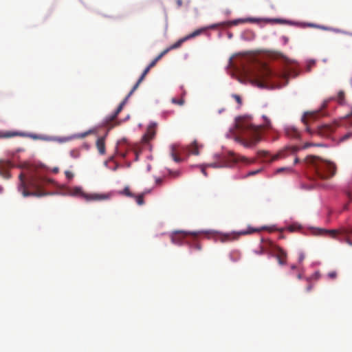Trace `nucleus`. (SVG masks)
Instances as JSON below:
<instances>
[{
    "label": "nucleus",
    "instance_id": "nucleus-1",
    "mask_svg": "<svg viewBox=\"0 0 352 352\" xmlns=\"http://www.w3.org/2000/svg\"><path fill=\"white\" fill-rule=\"evenodd\" d=\"M298 75V72L294 68H289L283 72H276L267 65H261L260 68L254 72L250 78L252 84L261 87H270L283 84L280 80H285L287 83L288 78H295Z\"/></svg>",
    "mask_w": 352,
    "mask_h": 352
},
{
    "label": "nucleus",
    "instance_id": "nucleus-2",
    "mask_svg": "<svg viewBox=\"0 0 352 352\" xmlns=\"http://www.w3.org/2000/svg\"><path fill=\"white\" fill-rule=\"evenodd\" d=\"M263 118L265 121L263 125H254L248 119H241L237 121L236 126L244 133V137L239 138V142L245 147H252L258 144L261 140L262 129L272 128L270 119L265 116Z\"/></svg>",
    "mask_w": 352,
    "mask_h": 352
},
{
    "label": "nucleus",
    "instance_id": "nucleus-3",
    "mask_svg": "<svg viewBox=\"0 0 352 352\" xmlns=\"http://www.w3.org/2000/svg\"><path fill=\"white\" fill-rule=\"evenodd\" d=\"M305 162L307 167L313 173V179H329L333 177L337 170L335 163L324 160L319 157L310 155L305 160Z\"/></svg>",
    "mask_w": 352,
    "mask_h": 352
},
{
    "label": "nucleus",
    "instance_id": "nucleus-4",
    "mask_svg": "<svg viewBox=\"0 0 352 352\" xmlns=\"http://www.w3.org/2000/svg\"><path fill=\"white\" fill-rule=\"evenodd\" d=\"M20 184L19 185V190L21 192L23 197L34 196L42 197L47 195V192L43 190V188L51 184L52 180L41 176L32 177L28 182V188L34 190L29 191L27 189L24 175L23 173L19 175Z\"/></svg>",
    "mask_w": 352,
    "mask_h": 352
},
{
    "label": "nucleus",
    "instance_id": "nucleus-5",
    "mask_svg": "<svg viewBox=\"0 0 352 352\" xmlns=\"http://www.w3.org/2000/svg\"><path fill=\"white\" fill-rule=\"evenodd\" d=\"M70 194L72 196L78 197L86 201H100L109 199L111 195L110 193H88L83 190L81 187H74L70 189Z\"/></svg>",
    "mask_w": 352,
    "mask_h": 352
},
{
    "label": "nucleus",
    "instance_id": "nucleus-6",
    "mask_svg": "<svg viewBox=\"0 0 352 352\" xmlns=\"http://www.w3.org/2000/svg\"><path fill=\"white\" fill-rule=\"evenodd\" d=\"M230 161L227 160H223V161L220 162H214L206 164L201 167V173L206 176H208V173L206 171V167H212V168H222V167H228L232 166V164H235L236 162L241 161L245 163H252L253 161L248 159L247 157L244 156H238L235 155L234 153H230Z\"/></svg>",
    "mask_w": 352,
    "mask_h": 352
},
{
    "label": "nucleus",
    "instance_id": "nucleus-7",
    "mask_svg": "<svg viewBox=\"0 0 352 352\" xmlns=\"http://www.w3.org/2000/svg\"><path fill=\"white\" fill-rule=\"evenodd\" d=\"M150 69H151V68L148 66H147L145 68V69L142 72V75L140 76V77L138 79V80L137 81V82L134 85V86L132 88V89L129 93V94L126 96L124 100L119 104V106L118 107V108H117L116 111L114 112V113L112 114L111 116H109L108 118H107V122H112L114 119H116V118L119 114V113L122 110L123 107L124 106V104L126 102V101L129 99V98L138 88L140 84L143 81V80L144 79L145 76L149 72Z\"/></svg>",
    "mask_w": 352,
    "mask_h": 352
},
{
    "label": "nucleus",
    "instance_id": "nucleus-8",
    "mask_svg": "<svg viewBox=\"0 0 352 352\" xmlns=\"http://www.w3.org/2000/svg\"><path fill=\"white\" fill-rule=\"evenodd\" d=\"M322 232L329 234L333 238H336V234H340L342 238L340 241H344L348 245L352 246V227H344L340 230H322Z\"/></svg>",
    "mask_w": 352,
    "mask_h": 352
},
{
    "label": "nucleus",
    "instance_id": "nucleus-9",
    "mask_svg": "<svg viewBox=\"0 0 352 352\" xmlns=\"http://www.w3.org/2000/svg\"><path fill=\"white\" fill-rule=\"evenodd\" d=\"M298 151L297 146H287L282 151H280L277 154L272 157V161H275L280 158H285L290 155H294Z\"/></svg>",
    "mask_w": 352,
    "mask_h": 352
},
{
    "label": "nucleus",
    "instance_id": "nucleus-10",
    "mask_svg": "<svg viewBox=\"0 0 352 352\" xmlns=\"http://www.w3.org/2000/svg\"><path fill=\"white\" fill-rule=\"evenodd\" d=\"M338 126L336 123L335 124H326L321 125L318 127L317 133L321 136H329L331 134Z\"/></svg>",
    "mask_w": 352,
    "mask_h": 352
},
{
    "label": "nucleus",
    "instance_id": "nucleus-11",
    "mask_svg": "<svg viewBox=\"0 0 352 352\" xmlns=\"http://www.w3.org/2000/svg\"><path fill=\"white\" fill-rule=\"evenodd\" d=\"M12 167V163L8 160H0V175L4 179H10L9 170Z\"/></svg>",
    "mask_w": 352,
    "mask_h": 352
},
{
    "label": "nucleus",
    "instance_id": "nucleus-12",
    "mask_svg": "<svg viewBox=\"0 0 352 352\" xmlns=\"http://www.w3.org/2000/svg\"><path fill=\"white\" fill-rule=\"evenodd\" d=\"M189 235H192L193 236H196V233H190L186 232L184 231H177L175 232L171 236V241L173 243L179 244L182 243V239L186 238Z\"/></svg>",
    "mask_w": 352,
    "mask_h": 352
},
{
    "label": "nucleus",
    "instance_id": "nucleus-13",
    "mask_svg": "<svg viewBox=\"0 0 352 352\" xmlns=\"http://www.w3.org/2000/svg\"><path fill=\"white\" fill-rule=\"evenodd\" d=\"M155 133H156V124L152 123L148 126L146 132L142 138L143 142L145 143L148 142L151 140H152L155 137Z\"/></svg>",
    "mask_w": 352,
    "mask_h": 352
},
{
    "label": "nucleus",
    "instance_id": "nucleus-14",
    "mask_svg": "<svg viewBox=\"0 0 352 352\" xmlns=\"http://www.w3.org/2000/svg\"><path fill=\"white\" fill-rule=\"evenodd\" d=\"M285 135L292 139H298L300 137L299 131L294 126H287L285 129Z\"/></svg>",
    "mask_w": 352,
    "mask_h": 352
},
{
    "label": "nucleus",
    "instance_id": "nucleus-15",
    "mask_svg": "<svg viewBox=\"0 0 352 352\" xmlns=\"http://www.w3.org/2000/svg\"><path fill=\"white\" fill-rule=\"evenodd\" d=\"M319 112H307L302 117V122L307 125L309 122L314 121L319 116Z\"/></svg>",
    "mask_w": 352,
    "mask_h": 352
},
{
    "label": "nucleus",
    "instance_id": "nucleus-16",
    "mask_svg": "<svg viewBox=\"0 0 352 352\" xmlns=\"http://www.w3.org/2000/svg\"><path fill=\"white\" fill-rule=\"evenodd\" d=\"M107 135V133L102 137L98 138L96 143L97 149L100 155L105 154V138Z\"/></svg>",
    "mask_w": 352,
    "mask_h": 352
},
{
    "label": "nucleus",
    "instance_id": "nucleus-17",
    "mask_svg": "<svg viewBox=\"0 0 352 352\" xmlns=\"http://www.w3.org/2000/svg\"><path fill=\"white\" fill-rule=\"evenodd\" d=\"M286 252L283 250L279 248L278 250L277 258L280 265H285L286 263Z\"/></svg>",
    "mask_w": 352,
    "mask_h": 352
},
{
    "label": "nucleus",
    "instance_id": "nucleus-18",
    "mask_svg": "<svg viewBox=\"0 0 352 352\" xmlns=\"http://www.w3.org/2000/svg\"><path fill=\"white\" fill-rule=\"evenodd\" d=\"M170 155L173 160L176 162H180L182 161L181 157L177 155V146L172 145L170 147Z\"/></svg>",
    "mask_w": 352,
    "mask_h": 352
},
{
    "label": "nucleus",
    "instance_id": "nucleus-19",
    "mask_svg": "<svg viewBox=\"0 0 352 352\" xmlns=\"http://www.w3.org/2000/svg\"><path fill=\"white\" fill-rule=\"evenodd\" d=\"M199 145L197 141H194L192 144H190L188 147V151L190 154L198 155L199 154Z\"/></svg>",
    "mask_w": 352,
    "mask_h": 352
},
{
    "label": "nucleus",
    "instance_id": "nucleus-20",
    "mask_svg": "<svg viewBox=\"0 0 352 352\" xmlns=\"http://www.w3.org/2000/svg\"><path fill=\"white\" fill-rule=\"evenodd\" d=\"M236 239H237V236L234 234H225L221 235L219 237V240L221 242L230 241H233Z\"/></svg>",
    "mask_w": 352,
    "mask_h": 352
},
{
    "label": "nucleus",
    "instance_id": "nucleus-21",
    "mask_svg": "<svg viewBox=\"0 0 352 352\" xmlns=\"http://www.w3.org/2000/svg\"><path fill=\"white\" fill-rule=\"evenodd\" d=\"M255 21H256V19H251V18L239 19H236V20L230 21L229 23L232 25H236L239 23H246V22H254Z\"/></svg>",
    "mask_w": 352,
    "mask_h": 352
},
{
    "label": "nucleus",
    "instance_id": "nucleus-22",
    "mask_svg": "<svg viewBox=\"0 0 352 352\" xmlns=\"http://www.w3.org/2000/svg\"><path fill=\"white\" fill-rule=\"evenodd\" d=\"M186 41V40L185 39V38H180L179 41H177L176 43H175L174 44L171 45L170 47H168V48L165 49L164 50H167V53L172 50H175V49H177V48H179L184 42Z\"/></svg>",
    "mask_w": 352,
    "mask_h": 352
},
{
    "label": "nucleus",
    "instance_id": "nucleus-23",
    "mask_svg": "<svg viewBox=\"0 0 352 352\" xmlns=\"http://www.w3.org/2000/svg\"><path fill=\"white\" fill-rule=\"evenodd\" d=\"M167 54V50L162 51L154 60H153L148 65L151 69L155 66L157 63Z\"/></svg>",
    "mask_w": 352,
    "mask_h": 352
},
{
    "label": "nucleus",
    "instance_id": "nucleus-24",
    "mask_svg": "<svg viewBox=\"0 0 352 352\" xmlns=\"http://www.w3.org/2000/svg\"><path fill=\"white\" fill-rule=\"evenodd\" d=\"M204 31V29H199V30H195L193 32L188 34L187 36H184L185 39L186 41L190 39V38H195L199 35H200L201 34V32H203Z\"/></svg>",
    "mask_w": 352,
    "mask_h": 352
},
{
    "label": "nucleus",
    "instance_id": "nucleus-25",
    "mask_svg": "<svg viewBox=\"0 0 352 352\" xmlns=\"http://www.w3.org/2000/svg\"><path fill=\"white\" fill-rule=\"evenodd\" d=\"M345 94L343 91H340L338 94L336 100L340 105L345 104V99H344Z\"/></svg>",
    "mask_w": 352,
    "mask_h": 352
},
{
    "label": "nucleus",
    "instance_id": "nucleus-26",
    "mask_svg": "<svg viewBox=\"0 0 352 352\" xmlns=\"http://www.w3.org/2000/svg\"><path fill=\"white\" fill-rule=\"evenodd\" d=\"M17 135H21V133H18V132H9V133H6L3 135H0V137L10 138V137H14V136H17Z\"/></svg>",
    "mask_w": 352,
    "mask_h": 352
},
{
    "label": "nucleus",
    "instance_id": "nucleus-27",
    "mask_svg": "<svg viewBox=\"0 0 352 352\" xmlns=\"http://www.w3.org/2000/svg\"><path fill=\"white\" fill-rule=\"evenodd\" d=\"M134 197L135 198L136 202L138 205L142 206L144 204V195L142 194L138 196H134Z\"/></svg>",
    "mask_w": 352,
    "mask_h": 352
},
{
    "label": "nucleus",
    "instance_id": "nucleus-28",
    "mask_svg": "<svg viewBox=\"0 0 352 352\" xmlns=\"http://www.w3.org/2000/svg\"><path fill=\"white\" fill-rule=\"evenodd\" d=\"M171 101L173 104H178L180 106H182L184 104V100L183 98L177 99V98H172Z\"/></svg>",
    "mask_w": 352,
    "mask_h": 352
},
{
    "label": "nucleus",
    "instance_id": "nucleus-29",
    "mask_svg": "<svg viewBox=\"0 0 352 352\" xmlns=\"http://www.w3.org/2000/svg\"><path fill=\"white\" fill-rule=\"evenodd\" d=\"M233 98L236 100V102L238 103L239 106L240 107L242 104V99L240 97V96L237 94H233L232 95Z\"/></svg>",
    "mask_w": 352,
    "mask_h": 352
},
{
    "label": "nucleus",
    "instance_id": "nucleus-30",
    "mask_svg": "<svg viewBox=\"0 0 352 352\" xmlns=\"http://www.w3.org/2000/svg\"><path fill=\"white\" fill-rule=\"evenodd\" d=\"M283 171H286L287 173H292V168H289V167L280 168L277 169L276 173H281V172H283Z\"/></svg>",
    "mask_w": 352,
    "mask_h": 352
},
{
    "label": "nucleus",
    "instance_id": "nucleus-31",
    "mask_svg": "<svg viewBox=\"0 0 352 352\" xmlns=\"http://www.w3.org/2000/svg\"><path fill=\"white\" fill-rule=\"evenodd\" d=\"M123 193L128 197H134V195L131 192L129 188L128 187H126L124 190Z\"/></svg>",
    "mask_w": 352,
    "mask_h": 352
},
{
    "label": "nucleus",
    "instance_id": "nucleus-32",
    "mask_svg": "<svg viewBox=\"0 0 352 352\" xmlns=\"http://www.w3.org/2000/svg\"><path fill=\"white\" fill-rule=\"evenodd\" d=\"M352 136V133H348L346 134H345L344 135H343L341 138H340V141L341 142H344L346 140H348L350 137Z\"/></svg>",
    "mask_w": 352,
    "mask_h": 352
},
{
    "label": "nucleus",
    "instance_id": "nucleus-33",
    "mask_svg": "<svg viewBox=\"0 0 352 352\" xmlns=\"http://www.w3.org/2000/svg\"><path fill=\"white\" fill-rule=\"evenodd\" d=\"M328 277L334 279L337 277V273L335 271H332L328 273Z\"/></svg>",
    "mask_w": 352,
    "mask_h": 352
},
{
    "label": "nucleus",
    "instance_id": "nucleus-34",
    "mask_svg": "<svg viewBox=\"0 0 352 352\" xmlns=\"http://www.w3.org/2000/svg\"><path fill=\"white\" fill-rule=\"evenodd\" d=\"M65 175L68 179H72L74 176L73 173L69 170L65 171Z\"/></svg>",
    "mask_w": 352,
    "mask_h": 352
},
{
    "label": "nucleus",
    "instance_id": "nucleus-35",
    "mask_svg": "<svg viewBox=\"0 0 352 352\" xmlns=\"http://www.w3.org/2000/svg\"><path fill=\"white\" fill-rule=\"evenodd\" d=\"M349 108L351 109V111L349 113H348L347 115H346L344 118H351L352 117V104H350L349 105Z\"/></svg>",
    "mask_w": 352,
    "mask_h": 352
},
{
    "label": "nucleus",
    "instance_id": "nucleus-36",
    "mask_svg": "<svg viewBox=\"0 0 352 352\" xmlns=\"http://www.w3.org/2000/svg\"><path fill=\"white\" fill-rule=\"evenodd\" d=\"M264 252H265L264 248L263 247H261L259 250H256L255 251V253L257 254H263Z\"/></svg>",
    "mask_w": 352,
    "mask_h": 352
},
{
    "label": "nucleus",
    "instance_id": "nucleus-37",
    "mask_svg": "<svg viewBox=\"0 0 352 352\" xmlns=\"http://www.w3.org/2000/svg\"><path fill=\"white\" fill-rule=\"evenodd\" d=\"M305 258V255L302 252L299 253L298 260L299 262H302Z\"/></svg>",
    "mask_w": 352,
    "mask_h": 352
},
{
    "label": "nucleus",
    "instance_id": "nucleus-38",
    "mask_svg": "<svg viewBox=\"0 0 352 352\" xmlns=\"http://www.w3.org/2000/svg\"><path fill=\"white\" fill-rule=\"evenodd\" d=\"M315 64V62L314 61H311L310 63H309L308 65H307V71L309 72L311 70V67L314 65Z\"/></svg>",
    "mask_w": 352,
    "mask_h": 352
},
{
    "label": "nucleus",
    "instance_id": "nucleus-39",
    "mask_svg": "<svg viewBox=\"0 0 352 352\" xmlns=\"http://www.w3.org/2000/svg\"><path fill=\"white\" fill-rule=\"evenodd\" d=\"M176 3L178 8H180L182 6V0H176Z\"/></svg>",
    "mask_w": 352,
    "mask_h": 352
},
{
    "label": "nucleus",
    "instance_id": "nucleus-40",
    "mask_svg": "<svg viewBox=\"0 0 352 352\" xmlns=\"http://www.w3.org/2000/svg\"><path fill=\"white\" fill-rule=\"evenodd\" d=\"M260 172V170H257L256 171H251L250 173H248V175H254L255 174H256L257 173Z\"/></svg>",
    "mask_w": 352,
    "mask_h": 352
},
{
    "label": "nucleus",
    "instance_id": "nucleus-41",
    "mask_svg": "<svg viewBox=\"0 0 352 352\" xmlns=\"http://www.w3.org/2000/svg\"><path fill=\"white\" fill-rule=\"evenodd\" d=\"M314 144H311V143H306L304 146H303V148H307L311 146H314Z\"/></svg>",
    "mask_w": 352,
    "mask_h": 352
},
{
    "label": "nucleus",
    "instance_id": "nucleus-42",
    "mask_svg": "<svg viewBox=\"0 0 352 352\" xmlns=\"http://www.w3.org/2000/svg\"><path fill=\"white\" fill-rule=\"evenodd\" d=\"M312 289V285H309L307 287V292H310Z\"/></svg>",
    "mask_w": 352,
    "mask_h": 352
},
{
    "label": "nucleus",
    "instance_id": "nucleus-43",
    "mask_svg": "<svg viewBox=\"0 0 352 352\" xmlns=\"http://www.w3.org/2000/svg\"><path fill=\"white\" fill-rule=\"evenodd\" d=\"M91 131H87V132H86V133H83V134L82 135V138L85 137V136H86V135H87L88 134L91 133Z\"/></svg>",
    "mask_w": 352,
    "mask_h": 352
},
{
    "label": "nucleus",
    "instance_id": "nucleus-44",
    "mask_svg": "<svg viewBox=\"0 0 352 352\" xmlns=\"http://www.w3.org/2000/svg\"><path fill=\"white\" fill-rule=\"evenodd\" d=\"M306 130L310 134H313L314 133V132L309 127H307Z\"/></svg>",
    "mask_w": 352,
    "mask_h": 352
},
{
    "label": "nucleus",
    "instance_id": "nucleus-45",
    "mask_svg": "<svg viewBox=\"0 0 352 352\" xmlns=\"http://www.w3.org/2000/svg\"><path fill=\"white\" fill-rule=\"evenodd\" d=\"M250 233V232H247V231H243V232H240V234H249Z\"/></svg>",
    "mask_w": 352,
    "mask_h": 352
},
{
    "label": "nucleus",
    "instance_id": "nucleus-46",
    "mask_svg": "<svg viewBox=\"0 0 352 352\" xmlns=\"http://www.w3.org/2000/svg\"><path fill=\"white\" fill-rule=\"evenodd\" d=\"M195 248H196L197 250H201V245H200L199 244H198V243H197V244L195 245Z\"/></svg>",
    "mask_w": 352,
    "mask_h": 352
},
{
    "label": "nucleus",
    "instance_id": "nucleus-47",
    "mask_svg": "<svg viewBox=\"0 0 352 352\" xmlns=\"http://www.w3.org/2000/svg\"><path fill=\"white\" fill-rule=\"evenodd\" d=\"M259 154H263V156L265 157V155H267V153L265 152V151H261V152L259 153Z\"/></svg>",
    "mask_w": 352,
    "mask_h": 352
},
{
    "label": "nucleus",
    "instance_id": "nucleus-48",
    "mask_svg": "<svg viewBox=\"0 0 352 352\" xmlns=\"http://www.w3.org/2000/svg\"><path fill=\"white\" fill-rule=\"evenodd\" d=\"M31 137H32L33 139H35V140H36V139H38V136H37L36 135H31Z\"/></svg>",
    "mask_w": 352,
    "mask_h": 352
},
{
    "label": "nucleus",
    "instance_id": "nucleus-49",
    "mask_svg": "<svg viewBox=\"0 0 352 352\" xmlns=\"http://www.w3.org/2000/svg\"><path fill=\"white\" fill-rule=\"evenodd\" d=\"M299 162V159L298 157H296L294 160V164H297Z\"/></svg>",
    "mask_w": 352,
    "mask_h": 352
},
{
    "label": "nucleus",
    "instance_id": "nucleus-50",
    "mask_svg": "<svg viewBox=\"0 0 352 352\" xmlns=\"http://www.w3.org/2000/svg\"><path fill=\"white\" fill-rule=\"evenodd\" d=\"M3 191V188L0 186V193H2Z\"/></svg>",
    "mask_w": 352,
    "mask_h": 352
},
{
    "label": "nucleus",
    "instance_id": "nucleus-51",
    "mask_svg": "<svg viewBox=\"0 0 352 352\" xmlns=\"http://www.w3.org/2000/svg\"><path fill=\"white\" fill-rule=\"evenodd\" d=\"M302 274H299L298 275V279H301V278H302Z\"/></svg>",
    "mask_w": 352,
    "mask_h": 352
},
{
    "label": "nucleus",
    "instance_id": "nucleus-52",
    "mask_svg": "<svg viewBox=\"0 0 352 352\" xmlns=\"http://www.w3.org/2000/svg\"><path fill=\"white\" fill-rule=\"evenodd\" d=\"M289 229V230H291V231H293V230H294V228H293V227H292V226H290Z\"/></svg>",
    "mask_w": 352,
    "mask_h": 352
},
{
    "label": "nucleus",
    "instance_id": "nucleus-53",
    "mask_svg": "<svg viewBox=\"0 0 352 352\" xmlns=\"http://www.w3.org/2000/svg\"><path fill=\"white\" fill-rule=\"evenodd\" d=\"M296 267L295 265H292V266L291 267V268H292V270L296 269Z\"/></svg>",
    "mask_w": 352,
    "mask_h": 352
},
{
    "label": "nucleus",
    "instance_id": "nucleus-54",
    "mask_svg": "<svg viewBox=\"0 0 352 352\" xmlns=\"http://www.w3.org/2000/svg\"><path fill=\"white\" fill-rule=\"evenodd\" d=\"M315 276H316V278H318V274L317 272L315 274Z\"/></svg>",
    "mask_w": 352,
    "mask_h": 352
},
{
    "label": "nucleus",
    "instance_id": "nucleus-55",
    "mask_svg": "<svg viewBox=\"0 0 352 352\" xmlns=\"http://www.w3.org/2000/svg\"><path fill=\"white\" fill-rule=\"evenodd\" d=\"M327 102H325L324 104H323V107H325L327 106Z\"/></svg>",
    "mask_w": 352,
    "mask_h": 352
},
{
    "label": "nucleus",
    "instance_id": "nucleus-56",
    "mask_svg": "<svg viewBox=\"0 0 352 352\" xmlns=\"http://www.w3.org/2000/svg\"><path fill=\"white\" fill-rule=\"evenodd\" d=\"M316 186H320V184L319 183H316Z\"/></svg>",
    "mask_w": 352,
    "mask_h": 352
},
{
    "label": "nucleus",
    "instance_id": "nucleus-57",
    "mask_svg": "<svg viewBox=\"0 0 352 352\" xmlns=\"http://www.w3.org/2000/svg\"><path fill=\"white\" fill-rule=\"evenodd\" d=\"M54 171L57 172L58 171V168L54 169Z\"/></svg>",
    "mask_w": 352,
    "mask_h": 352
}]
</instances>
